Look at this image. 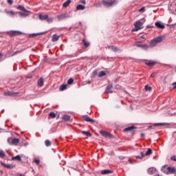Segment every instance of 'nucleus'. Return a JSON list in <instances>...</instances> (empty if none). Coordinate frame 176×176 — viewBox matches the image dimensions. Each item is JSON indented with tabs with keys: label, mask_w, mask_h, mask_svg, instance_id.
I'll list each match as a JSON object with an SVG mask.
<instances>
[{
	"label": "nucleus",
	"mask_w": 176,
	"mask_h": 176,
	"mask_svg": "<svg viewBox=\"0 0 176 176\" xmlns=\"http://www.w3.org/2000/svg\"><path fill=\"white\" fill-rule=\"evenodd\" d=\"M163 41V36H160L158 37H156L155 38L153 39L150 42V47H155L157 43H160Z\"/></svg>",
	"instance_id": "obj_1"
},
{
	"label": "nucleus",
	"mask_w": 176,
	"mask_h": 176,
	"mask_svg": "<svg viewBox=\"0 0 176 176\" xmlns=\"http://www.w3.org/2000/svg\"><path fill=\"white\" fill-rule=\"evenodd\" d=\"M102 3L104 5V6H105L106 8H111V6H113V5H116V3H118V1H116V0H106V1H103Z\"/></svg>",
	"instance_id": "obj_2"
},
{
	"label": "nucleus",
	"mask_w": 176,
	"mask_h": 176,
	"mask_svg": "<svg viewBox=\"0 0 176 176\" xmlns=\"http://www.w3.org/2000/svg\"><path fill=\"white\" fill-rule=\"evenodd\" d=\"M149 155H152V149H151V148H148L146 153H144L141 152L140 153V156L137 155V156H135V158L142 160V158L145 157V156H149Z\"/></svg>",
	"instance_id": "obj_3"
},
{
	"label": "nucleus",
	"mask_w": 176,
	"mask_h": 176,
	"mask_svg": "<svg viewBox=\"0 0 176 176\" xmlns=\"http://www.w3.org/2000/svg\"><path fill=\"white\" fill-rule=\"evenodd\" d=\"M8 142L10 145H15L16 146L17 144L20 142V139L19 138H9L8 139Z\"/></svg>",
	"instance_id": "obj_4"
},
{
	"label": "nucleus",
	"mask_w": 176,
	"mask_h": 176,
	"mask_svg": "<svg viewBox=\"0 0 176 176\" xmlns=\"http://www.w3.org/2000/svg\"><path fill=\"white\" fill-rule=\"evenodd\" d=\"M144 61H145L144 64L148 67H153V65H156V64H157V62L155 60H144Z\"/></svg>",
	"instance_id": "obj_5"
},
{
	"label": "nucleus",
	"mask_w": 176,
	"mask_h": 176,
	"mask_svg": "<svg viewBox=\"0 0 176 176\" xmlns=\"http://www.w3.org/2000/svg\"><path fill=\"white\" fill-rule=\"evenodd\" d=\"M135 26V30L134 31H140L142 28V23L141 21H138L136 23L134 24Z\"/></svg>",
	"instance_id": "obj_6"
},
{
	"label": "nucleus",
	"mask_w": 176,
	"mask_h": 176,
	"mask_svg": "<svg viewBox=\"0 0 176 176\" xmlns=\"http://www.w3.org/2000/svg\"><path fill=\"white\" fill-rule=\"evenodd\" d=\"M4 12H5L6 14H8V16H10V17H14V16H16V14H17L16 12H14L12 10H9L8 9H6L4 10Z\"/></svg>",
	"instance_id": "obj_7"
},
{
	"label": "nucleus",
	"mask_w": 176,
	"mask_h": 176,
	"mask_svg": "<svg viewBox=\"0 0 176 176\" xmlns=\"http://www.w3.org/2000/svg\"><path fill=\"white\" fill-rule=\"evenodd\" d=\"M135 46H136L137 47H141L142 49H143V50H148V45L146 44H141V43H138L136 44H135Z\"/></svg>",
	"instance_id": "obj_8"
},
{
	"label": "nucleus",
	"mask_w": 176,
	"mask_h": 176,
	"mask_svg": "<svg viewBox=\"0 0 176 176\" xmlns=\"http://www.w3.org/2000/svg\"><path fill=\"white\" fill-rule=\"evenodd\" d=\"M21 34H23L20 31H10V36H16V35H21Z\"/></svg>",
	"instance_id": "obj_9"
},
{
	"label": "nucleus",
	"mask_w": 176,
	"mask_h": 176,
	"mask_svg": "<svg viewBox=\"0 0 176 176\" xmlns=\"http://www.w3.org/2000/svg\"><path fill=\"white\" fill-rule=\"evenodd\" d=\"M175 172H176V169L175 167H171V166L168 167L167 175H168V174H175Z\"/></svg>",
	"instance_id": "obj_10"
},
{
	"label": "nucleus",
	"mask_w": 176,
	"mask_h": 176,
	"mask_svg": "<svg viewBox=\"0 0 176 176\" xmlns=\"http://www.w3.org/2000/svg\"><path fill=\"white\" fill-rule=\"evenodd\" d=\"M69 18V16H68L67 14H63L57 16L58 20H64V19H68Z\"/></svg>",
	"instance_id": "obj_11"
},
{
	"label": "nucleus",
	"mask_w": 176,
	"mask_h": 176,
	"mask_svg": "<svg viewBox=\"0 0 176 176\" xmlns=\"http://www.w3.org/2000/svg\"><path fill=\"white\" fill-rule=\"evenodd\" d=\"M1 165L3 166V167H6V168H8L9 170H12V168H14L15 166L13 164H6L3 162H1Z\"/></svg>",
	"instance_id": "obj_12"
},
{
	"label": "nucleus",
	"mask_w": 176,
	"mask_h": 176,
	"mask_svg": "<svg viewBox=\"0 0 176 176\" xmlns=\"http://www.w3.org/2000/svg\"><path fill=\"white\" fill-rule=\"evenodd\" d=\"M107 47L110 50H112V52H120V50L118 49V47L113 45H108Z\"/></svg>",
	"instance_id": "obj_13"
},
{
	"label": "nucleus",
	"mask_w": 176,
	"mask_h": 176,
	"mask_svg": "<svg viewBox=\"0 0 176 176\" xmlns=\"http://www.w3.org/2000/svg\"><path fill=\"white\" fill-rule=\"evenodd\" d=\"M82 119L84 120H85V122H89L90 123H94V120L90 118V117L87 116H84L82 117Z\"/></svg>",
	"instance_id": "obj_14"
},
{
	"label": "nucleus",
	"mask_w": 176,
	"mask_h": 176,
	"mask_svg": "<svg viewBox=\"0 0 176 176\" xmlns=\"http://www.w3.org/2000/svg\"><path fill=\"white\" fill-rule=\"evenodd\" d=\"M16 9L18 10H21L22 12H25V13H29L30 12L28 11V10H27L26 9H25V8H24V6H18L17 7H16Z\"/></svg>",
	"instance_id": "obj_15"
},
{
	"label": "nucleus",
	"mask_w": 176,
	"mask_h": 176,
	"mask_svg": "<svg viewBox=\"0 0 176 176\" xmlns=\"http://www.w3.org/2000/svg\"><path fill=\"white\" fill-rule=\"evenodd\" d=\"M100 133L103 137H111V133L102 130L100 131Z\"/></svg>",
	"instance_id": "obj_16"
},
{
	"label": "nucleus",
	"mask_w": 176,
	"mask_h": 176,
	"mask_svg": "<svg viewBox=\"0 0 176 176\" xmlns=\"http://www.w3.org/2000/svg\"><path fill=\"white\" fill-rule=\"evenodd\" d=\"M112 173H113V171L111 170H103L101 171L102 175H108V174H112Z\"/></svg>",
	"instance_id": "obj_17"
},
{
	"label": "nucleus",
	"mask_w": 176,
	"mask_h": 176,
	"mask_svg": "<svg viewBox=\"0 0 176 176\" xmlns=\"http://www.w3.org/2000/svg\"><path fill=\"white\" fill-rule=\"evenodd\" d=\"M48 16L47 14H39L38 15V19L41 21H45V20H47Z\"/></svg>",
	"instance_id": "obj_18"
},
{
	"label": "nucleus",
	"mask_w": 176,
	"mask_h": 176,
	"mask_svg": "<svg viewBox=\"0 0 176 176\" xmlns=\"http://www.w3.org/2000/svg\"><path fill=\"white\" fill-rule=\"evenodd\" d=\"M155 25L157 28H160L161 30H163L165 27L164 25L162 24L160 22H155Z\"/></svg>",
	"instance_id": "obj_19"
},
{
	"label": "nucleus",
	"mask_w": 176,
	"mask_h": 176,
	"mask_svg": "<svg viewBox=\"0 0 176 176\" xmlns=\"http://www.w3.org/2000/svg\"><path fill=\"white\" fill-rule=\"evenodd\" d=\"M45 85V81L43 80V78H41L38 80V86L39 87H42Z\"/></svg>",
	"instance_id": "obj_20"
},
{
	"label": "nucleus",
	"mask_w": 176,
	"mask_h": 176,
	"mask_svg": "<svg viewBox=\"0 0 176 176\" xmlns=\"http://www.w3.org/2000/svg\"><path fill=\"white\" fill-rule=\"evenodd\" d=\"M12 160H15L16 162H21V156L17 155L11 158Z\"/></svg>",
	"instance_id": "obj_21"
},
{
	"label": "nucleus",
	"mask_w": 176,
	"mask_h": 176,
	"mask_svg": "<svg viewBox=\"0 0 176 176\" xmlns=\"http://www.w3.org/2000/svg\"><path fill=\"white\" fill-rule=\"evenodd\" d=\"M85 9H86V7L82 4L76 6V10H85Z\"/></svg>",
	"instance_id": "obj_22"
},
{
	"label": "nucleus",
	"mask_w": 176,
	"mask_h": 176,
	"mask_svg": "<svg viewBox=\"0 0 176 176\" xmlns=\"http://www.w3.org/2000/svg\"><path fill=\"white\" fill-rule=\"evenodd\" d=\"M148 173L151 175L155 174L156 173V169L153 167L149 168L148 169Z\"/></svg>",
	"instance_id": "obj_23"
},
{
	"label": "nucleus",
	"mask_w": 176,
	"mask_h": 176,
	"mask_svg": "<svg viewBox=\"0 0 176 176\" xmlns=\"http://www.w3.org/2000/svg\"><path fill=\"white\" fill-rule=\"evenodd\" d=\"M134 129H135V126H128L124 129V131H133Z\"/></svg>",
	"instance_id": "obj_24"
},
{
	"label": "nucleus",
	"mask_w": 176,
	"mask_h": 176,
	"mask_svg": "<svg viewBox=\"0 0 176 176\" xmlns=\"http://www.w3.org/2000/svg\"><path fill=\"white\" fill-rule=\"evenodd\" d=\"M16 14H19L20 17H27L28 16V14L21 12H16Z\"/></svg>",
	"instance_id": "obj_25"
},
{
	"label": "nucleus",
	"mask_w": 176,
	"mask_h": 176,
	"mask_svg": "<svg viewBox=\"0 0 176 176\" xmlns=\"http://www.w3.org/2000/svg\"><path fill=\"white\" fill-rule=\"evenodd\" d=\"M60 36L57 34H53L52 36V42H57L58 41Z\"/></svg>",
	"instance_id": "obj_26"
},
{
	"label": "nucleus",
	"mask_w": 176,
	"mask_h": 176,
	"mask_svg": "<svg viewBox=\"0 0 176 176\" xmlns=\"http://www.w3.org/2000/svg\"><path fill=\"white\" fill-rule=\"evenodd\" d=\"M112 87L111 85H108L106 88V93H113Z\"/></svg>",
	"instance_id": "obj_27"
},
{
	"label": "nucleus",
	"mask_w": 176,
	"mask_h": 176,
	"mask_svg": "<svg viewBox=\"0 0 176 176\" xmlns=\"http://www.w3.org/2000/svg\"><path fill=\"white\" fill-rule=\"evenodd\" d=\"M45 32H39V33H33L30 35L32 38H35V36H38V35H43Z\"/></svg>",
	"instance_id": "obj_28"
},
{
	"label": "nucleus",
	"mask_w": 176,
	"mask_h": 176,
	"mask_svg": "<svg viewBox=\"0 0 176 176\" xmlns=\"http://www.w3.org/2000/svg\"><path fill=\"white\" fill-rule=\"evenodd\" d=\"M82 43L85 47H89L90 46V43L85 39L82 40Z\"/></svg>",
	"instance_id": "obj_29"
},
{
	"label": "nucleus",
	"mask_w": 176,
	"mask_h": 176,
	"mask_svg": "<svg viewBox=\"0 0 176 176\" xmlns=\"http://www.w3.org/2000/svg\"><path fill=\"white\" fill-rule=\"evenodd\" d=\"M63 119L65 120V122H68L70 120L71 116H69V115H64L63 116Z\"/></svg>",
	"instance_id": "obj_30"
},
{
	"label": "nucleus",
	"mask_w": 176,
	"mask_h": 176,
	"mask_svg": "<svg viewBox=\"0 0 176 176\" xmlns=\"http://www.w3.org/2000/svg\"><path fill=\"white\" fill-rule=\"evenodd\" d=\"M161 170L162 173H164V174H168V168H167L166 166H162Z\"/></svg>",
	"instance_id": "obj_31"
},
{
	"label": "nucleus",
	"mask_w": 176,
	"mask_h": 176,
	"mask_svg": "<svg viewBox=\"0 0 176 176\" xmlns=\"http://www.w3.org/2000/svg\"><path fill=\"white\" fill-rule=\"evenodd\" d=\"M105 75H107V73H105V72H104V71H101L98 74V78H102V76H105Z\"/></svg>",
	"instance_id": "obj_32"
},
{
	"label": "nucleus",
	"mask_w": 176,
	"mask_h": 176,
	"mask_svg": "<svg viewBox=\"0 0 176 176\" xmlns=\"http://www.w3.org/2000/svg\"><path fill=\"white\" fill-rule=\"evenodd\" d=\"M81 133L84 135H87V137H91V133H90L89 131H82Z\"/></svg>",
	"instance_id": "obj_33"
},
{
	"label": "nucleus",
	"mask_w": 176,
	"mask_h": 176,
	"mask_svg": "<svg viewBox=\"0 0 176 176\" xmlns=\"http://www.w3.org/2000/svg\"><path fill=\"white\" fill-rule=\"evenodd\" d=\"M71 2H72L71 0H67V1H65V2L63 4V8H67V6H69V3H71Z\"/></svg>",
	"instance_id": "obj_34"
},
{
	"label": "nucleus",
	"mask_w": 176,
	"mask_h": 176,
	"mask_svg": "<svg viewBox=\"0 0 176 176\" xmlns=\"http://www.w3.org/2000/svg\"><path fill=\"white\" fill-rule=\"evenodd\" d=\"M67 85H62L60 88L59 90L60 91H64V90L67 89Z\"/></svg>",
	"instance_id": "obj_35"
},
{
	"label": "nucleus",
	"mask_w": 176,
	"mask_h": 176,
	"mask_svg": "<svg viewBox=\"0 0 176 176\" xmlns=\"http://www.w3.org/2000/svg\"><path fill=\"white\" fill-rule=\"evenodd\" d=\"M168 124L167 123H155L153 124V126H167Z\"/></svg>",
	"instance_id": "obj_36"
},
{
	"label": "nucleus",
	"mask_w": 176,
	"mask_h": 176,
	"mask_svg": "<svg viewBox=\"0 0 176 176\" xmlns=\"http://www.w3.org/2000/svg\"><path fill=\"white\" fill-rule=\"evenodd\" d=\"M45 144L46 146H52V142H50V140H45Z\"/></svg>",
	"instance_id": "obj_37"
},
{
	"label": "nucleus",
	"mask_w": 176,
	"mask_h": 176,
	"mask_svg": "<svg viewBox=\"0 0 176 176\" xmlns=\"http://www.w3.org/2000/svg\"><path fill=\"white\" fill-rule=\"evenodd\" d=\"M50 118H52V119H54L56 118V113L54 112H51L49 114Z\"/></svg>",
	"instance_id": "obj_38"
},
{
	"label": "nucleus",
	"mask_w": 176,
	"mask_h": 176,
	"mask_svg": "<svg viewBox=\"0 0 176 176\" xmlns=\"http://www.w3.org/2000/svg\"><path fill=\"white\" fill-rule=\"evenodd\" d=\"M145 90H146V91H151V90H152V87H151L148 85H146L145 86Z\"/></svg>",
	"instance_id": "obj_39"
},
{
	"label": "nucleus",
	"mask_w": 176,
	"mask_h": 176,
	"mask_svg": "<svg viewBox=\"0 0 176 176\" xmlns=\"http://www.w3.org/2000/svg\"><path fill=\"white\" fill-rule=\"evenodd\" d=\"M5 96H13V94H14L13 92L11 91H7L4 93Z\"/></svg>",
	"instance_id": "obj_40"
},
{
	"label": "nucleus",
	"mask_w": 176,
	"mask_h": 176,
	"mask_svg": "<svg viewBox=\"0 0 176 176\" xmlns=\"http://www.w3.org/2000/svg\"><path fill=\"white\" fill-rule=\"evenodd\" d=\"M74 83V79L69 78L67 81V85H72Z\"/></svg>",
	"instance_id": "obj_41"
},
{
	"label": "nucleus",
	"mask_w": 176,
	"mask_h": 176,
	"mask_svg": "<svg viewBox=\"0 0 176 176\" xmlns=\"http://www.w3.org/2000/svg\"><path fill=\"white\" fill-rule=\"evenodd\" d=\"M34 162L36 163V166H39V164H41V160H34Z\"/></svg>",
	"instance_id": "obj_42"
},
{
	"label": "nucleus",
	"mask_w": 176,
	"mask_h": 176,
	"mask_svg": "<svg viewBox=\"0 0 176 176\" xmlns=\"http://www.w3.org/2000/svg\"><path fill=\"white\" fill-rule=\"evenodd\" d=\"M46 21H47V23H53V18L50 17L49 18V16L47 18Z\"/></svg>",
	"instance_id": "obj_43"
},
{
	"label": "nucleus",
	"mask_w": 176,
	"mask_h": 176,
	"mask_svg": "<svg viewBox=\"0 0 176 176\" xmlns=\"http://www.w3.org/2000/svg\"><path fill=\"white\" fill-rule=\"evenodd\" d=\"M140 13H144L145 12V7H142L140 9H139Z\"/></svg>",
	"instance_id": "obj_44"
},
{
	"label": "nucleus",
	"mask_w": 176,
	"mask_h": 176,
	"mask_svg": "<svg viewBox=\"0 0 176 176\" xmlns=\"http://www.w3.org/2000/svg\"><path fill=\"white\" fill-rule=\"evenodd\" d=\"M170 160H173V162H176V156L175 155H173L170 157Z\"/></svg>",
	"instance_id": "obj_45"
},
{
	"label": "nucleus",
	"mask_w": 176,
	"mask_h": 176,
	"mask_svg": "<svg viewBox=\"0 0 176 176\" xmlns=\"http://www.w3.org/2000/svg\"><path fill=\"white\" fill-rule=\"evenodd\" d=\"M1 157H5V152L3 151H1Z\"/></svg>",
	"instance_id": "obj_46"
},
{
	"label": "nucleus",
	"mask_w": 176,
	"mask_h": 176,
	"mask_svg": "<svg viewBox=\"0 0 176 176\" xmlns=\"http://www.w3.org/2000/svg\"><path fill=\"white\" fill-rule=\"evenodd\" d=\"M8 3H9V5H13V0H8Z\"/></svg>",
	"instance_id": "obj_47"
},
{
	"label": "nucleus",
	"mask_w": 176,
	"mask_h": 176,
	"mask_svg": "<svg viewBox=\"0 0 176 176\" xmlns=\"http://www.w3.org/2000/svg\"><path fill=\"white\" fill-rule=\"evenodd\" d=\"M172 85L173 86V90H174L175 89H176V82L172 83Z\"/></svg>",
	"instance_id": "obj_48"
},
{
	"label": "nucleus",
	"mask_w": 176,
	"mask_h": 176,
	"mask_svg": "<svg viewBox=\"0 0 176 176\" xmlns=\"http://www.w3.org/2000/svg\"><path fill=\"white\" fill-rule=\"evenodd\" d=\"M19 53H21V51H16L14 53V54H19Z\"/></svg>",
	"instance_id": "obj_49"
},
{
	"label": "nucleus",
	"mask_w": 176,
	"mask_h": 176,
	"mask_svg": "<svg viewBox=\"0 0 176 176\" xmlns=\"http://www.w3.org/2000/svg\"><path fill=\"white\" fill-rule=\"evenodd\" d=\"M151 78H155V73H153L151 76H150Z\"/></svg>",
	"instance_id": "obj_50"
},
{
	"label": "nucleus",
	"mask_w": 176,
	"mask_h": 176,
	"mask_svg": "<svg viewBox=\"0 0 176 176\" xmlns=\"http://www.w3.org/2000/svg\"><path fill=\"white\" fill-rule=\"evenodd\" d=\"M129 162L130 163V164H133V161H131V160H129Z\"/></svg>",
	"instance_id": "obj_51"
},
{
	"label": "nucleus",
	"mask_w": 176,
	"mask_h": 176,
	"mask_svg": "<svg viewBox=\"0 0 176 176\" xmlns=\"http://www.w3.org/2000/svg\"><path fill=\"white\" fill-rule=\"evenodd\" d=\"M81 3L85 4V3H86V1L82 0V1H81Z\"/></svg>",
	"instance_id": "obj_52"
},
{
	"label": "nucleus",
	"mask_w": 176,
	"mask_h": 176,
	"mask_svg": "<svg viewBox=\"0 0 176 176\" xmlns=\"http://www.w3.org/2000/svg\"><path fill=\"white\" fill-rule=\"evenodd\" d=\"M140 38H141L142 39H144V38H145V36H140Z\"/></svg>",
	"instance_id": "obj_53"
},
{
	"label": "nucleus",
	"mask_w": 176,
	"mask_h": 176,
	"mask_svg": "<svg viewBox=\"0 0 176 176\" xmlns=\"http://www.w3.org/2000/svg\"><path fill=\"white\" fill-rule=\"evenodd\" d=\"M116 88L117 89H120V87H119V85H117Z\"/></svg>",
	"instance_id": "obj_54"
},
{
	"label": "nucleus",
	"mask_w": 176,
	"mask_h": 176,
	"mask_svg": "<svg viewBox=\"0 0 176 176\" xmlns=\"http://www.w3.org/2000/svg\"><path fill=\"white\" fill-rule=\"evenodd\" d=\"M148 129H152V126H149Z\"/></svg>",
	"instance_id": "obj_55"
},
{
	"label": "nucleus",
	"mask_w": 176,
	"mask_h": 176,
	"mask_svg": "<svg viewBox=\"0 0 176 176\" xmlns=\"http://www.w3.org/2000/svg\"><path fill=\"white\" fill-rule=\"evenodd\" d=\"M29 78H32V77L30 76V77H29Z\"/></svg>",
	"instance_id": "obj_56"
}]
</instances>
